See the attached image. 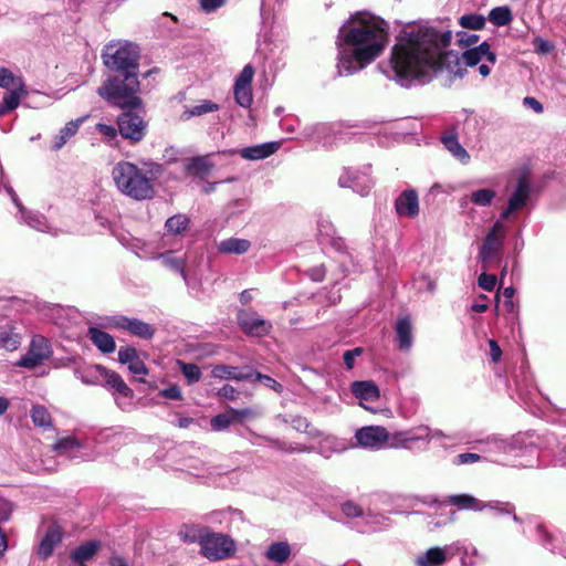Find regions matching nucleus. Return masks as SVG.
Wrapping results in <instances>:
<instances>
[{
	"instance_id": "f257e3e1",
	"label": "nucleus",
	"mask_w": 566,
	"mask_h": 566,
	"mask_svg": "<svg viewBox=\"0 0 566 566\" xmlns=\"http://www.w3.org/2000/svg\"><path fill=\"white\" fill-rule=\"evenodd\" d=\"M451 31H439L429 25H409L397 39L391 51V67L395 81L410 87L426 84L434 73L447 66L458 77H463L465 66L479 64V73L486 77L491 73L490 65L496 63V54L491 51L488 42L468 49L460 56L458 53L443 50L450 44Z\"/></svg>"
},
{
	"instance_id": "f03ea898",
	"label": "nucleus",
	"mask_w": 566,
	"mask_h": 566,
	"mask_svg": "<svg viewBox=\"0 0 566 566\" xmlns=\"http://www.w3.org/2000/svg\"><path fill=\"white\" fill-rule=\"evenodd\" d=\"M388 41L387 23L367 12L352 15L338 30L337 74L348 76L376 60Z\"/></svg>"
},
{
	"instance_id": "7ed1b4c3",
	"label": "nucleus",
	"mask_w": 566,
	"mask_h": 566,
	"mask_svg": "<svg viewBox=\"0 0 566 566\" xmlns=\"http://www.w3.org/2000/svg\"><path fill=\"white\" fill-rule=\"evenodd\" d=\"M159 170V165L151 164L148 170H144L130 161L122 160L113 167L112 178L123 195L143 201L155 196L154 179Z\"/></svg>"
},
{
	"instance_id": "20e7f679",
	"label": "nucleus",
	"mask_w": 566,
	"mask_h": 566,
	"mask_svg": "<svg viewBox=\"0 0 566 566\" xmlns=\"http://www.w3.org/2000/svg\"><path fill=\"white\" fill-rule=\"evenodd\" d=\"M139 90L138 74H115L97 88V94L113 106L133 109L142 105Z\"/></svg>"
},
{
	"instance_id": "39448f33",
	"label": "nucleus",
	"mask_w": 566,
	"mask_h": 566,
	"mask_svg": "<svg viewBox=\"0 0 566 566\" xmlns=\"http://www.w3.org/2000/svg\"><path fill=\"white\" fill-rule=\"evenodd\" d=\"M104 65L116 74H138L139 49L128 41H112L102 53Z\"/></svg>"
},
{
	"instance_id": "423d86ee",
	"label": "nucleus",
	"mask_w": 566,
	"mask_h": 566,
	"mask_svg": "<svg viewBox=\"0 0 566 566\" xmlns=\"http://www.w3.org/2000/svg\"><path fill=\"white\" fill-rule=\"evenodd\" d=\"M199 552L210 562L224 560L235 554L237 544L230 535L209 528Z\"/></svg>"
},
{
	"instance_id": "0eeeda50",
	"label": "nucleus",
	"mask_w": 566,
	"mask_h": 566,
	"mask_svg": "<svg viewBox=\"0 0 566 566\" xmlns=\"http://www.w3.org/2000/svg\"><path fill=\"white\" fill-rule=\"evenodd\" d=\"M447 503L455 506L458 510L481 512L490 509L501 515H513L515 523H521V518L514 514V506L511 503H503L499 501L483 502L470 494H452L447 496Z\"/></svg>"
},
{
	"instance_id": "6e6552de",
	"label": "nucleus",
	"mask_w": 566,
	"mask_h": 566,
	"mask_svg": "<svg viewBox=\"0 0 566 566\" xmlns=\"http://www.w3.org/2000/svg\"><path fill=\"white\" fill-rule=\"evenodd\" d=\"M95 370L102 373L101 385L106 389L112 390L117 406L120 409H126L128 406H130L134 391L126 385L122 376L106 367L96 368Z\"/></svg>"
},
{
	"instance_id": "1a4fd4ad",
	"label": "nucleus",
	"mask_w": 566,
	"mask_h": 566,
	"mask_svg": "<svg viewBox=\"0 0 566 566\" xmlns=\"http://www.w3.org/2000/svg\"><path fill=\"white\" fill-rule=\"evenodd\" d=\"M53 348L50 340L42 335H33L27 353L21 356L17 365L33 369L51 358Z\"/></svg>"
},
{
	"instance_id": "9d476101",
	"label": "nucleus",
	"mask_w": 566,
	"mask_h": 566,
	"mask_svg": "<svg viewBox=\"0 0 566 566\" xmlns=\"http://www.w3.org/2000/svg\"><path fill=\"white\" fill-rule=\"evenodd\" d=\"M505 238V229L502 220H497L490 229L485 239L480 248L479 259L486 268L495 258H497L502 251L503 242Z\"/></svg>"
},
{
	"instance_id": "9b49d317",
	"label": "nucleus",
	"mask_w": 566,
	"mask_h": 566,
	"mask_svg": "<svg viewBox=\"0 0 566 566\" xmlns=\"http://www.w3.org/2000/svg\"><path fill=\"white\" fill-rule=\"evenodd\" d=\"M338 185L342 188H350L360 196H366L373 187L370 166H364L360 169L344 168L338 178Z\"/></svg>"
},
{
	"instance_id": "f8f14e48",
	"label": "nucleus",
	"mask_w": 566,
	"mask_h": 566,
	"mask_svg": "<svg viewBox=\"0 0 566 566\" xmlns=\"http://www.w3.org/2000/svg\"><path fill=\"white\" fill-rule=\"evenodd\" d=\"M428 431L422 427H415L408 430L388 432L386 446L394 449H405L409 451L421 450L419 441H426Z\"/></svg>"
},
{
	"instance_id": "ddd939ff",
	"label": "nucleus",
	"mask_w": 566,
	"mask_h": 566,
	"mask_svg": "<svg viewBox=\"0 0 566 566\" xmlns=\"http://www.w3.org/2000/svg\"><path fill=\"white\" fill-rule=\"evenodd\" d=\"M490 450L496 453L521 457L525 453L536 455V447L532 441H527L524 434H517L509 440H493L489 442Z\"/></svg>"
},
{
	"instance_id": "4468645a",
	"label": "nucleus",
	"mask_w": 566,
	"mask_h": 566,
	"mask_svg": "<svg viewBox=\"0 0 566 566\" xmlns=\"http://www.w3.org/2000/svg\"><path fill=\"white\" fill-rule=\"evenodd\" d=\"M6 191L10 196L12 202L18 208L20 221L24 222L30 228L35 229L40 232L50 233L53 235L57 234V230L49 224L46 218L43 214L33 211H28L23 207L12 187L6 186Z\"/></svg>"
},
{
	"instance_id": "2eb2a0df",
	"label": "nucleus",
	"mask_w": 566,
	"mask_h": 566,
	"mask_svg": "<svg viewBox=\"0 0 566 566\" xmlns=\"http://www.w3.org/2000/svg\"><path fill=\"white\" fill-rule=\"evenodd\" d=\"M531 192L532 185L528 178L526 176L520 177L514 191L509 197L506 208L500 213V220H506L511 214L523 209L530 200Z\"/></svg>"
},
{
	"instance_id": "dca6fc26",
	"label": "nucleus",
	"mask_w": 566,
	"mask_h": 566,
	"mask_svg": "<svg viewBox=\"0 0 566 566\" xmlns=\"http://www.w3.org/2000/svg\"><path fill=\"white\" fill-rule=\"evenodd\" d=\"M254 76V69L252 65L247 64L235 78L233 94L234 99L241 107L248 108L253 102L252 94V80Z\"/></svg>"
},
{
	"instance_id": "f3484780",
	"label": "nucleus",
	"mask_w": 566,
	"mask_h": 566,
	"mask_svg": "<svg viewBox=\"0 0 566 566\" xmlns=\"http://www.w3.org/2000/svg\"><path fill=\"white\" fill-rule=\"evenodd\" d=\"M357 444L363 448L379 450L386 446L388 431L380 426H367L356 431Z\"/></svg>"
},
{
	"instance_id": "a211bd4d",
	"label": "nucleus",
	"mask_w": 566,
	"mask_h": 566,
	"mask_svg": "<svg viewBox=\"0 0 566 566\" xmlns=\"http://www.w3.org/2000/svg\"><path fill=\"white\" fill-rule=\"evenodd\" d=\"M117 126L120 135L133 142H138L144 137L146 127L144 119L132 112L119 115Z\"/></svg>"
},
{
	"instance_id": "6ab92c4d",
	"label": "nucleus",
	"mask_w": 566,
	"mask_h": 566,
	"mask_svg": "<svg viewBox=\"0 0 566 566\" xmlns=\"http://www.w3.org/2000/svg\"><path fill=\"white\" fill-rule=\"evenodd\" d=\"M107 325L127 331L129 334L142 339H150L155 334V328L150 324L127 316L114 317Z\"/></svg>"
},
{
	"instance_id": "aec40b11",
	"label": "nucleus",
	"mask_w": 566,
	"mask_h": 566,
	"mask_svg": "<svg viewBox=\"0 0 566 566\" xmlns=\"http://www.w3.org/2000/svg\"><path fill=\"white\" fill-rule=\"evenodd\" d=\"M395 209L399 217L413 219L419 216V198L415 189H405L395 200Z\"/></svg>"
},
{
	"instance_id": "412c9836",
	"label": "nucleus",
	"mask_w": 566,
	"mask_h": 566,
	"mask_svg": "<svg viewBox=\"0 0 566 566\" xmlns=\"http://www.w3.org/2000/svg\"><path fill=\"white\" fill-rule=\"evenodd\" d=\"M118 361L127 365L128 370L135 376H146L148 368L135 347L123 346L118 350Z\"/></svg>"
},
{
	"instance_id": "4be33fe9",
	"label": "nucleus",
	"mask_w": 566,
	"mask_h": 566,
	"mask_svg": "<svg viewBox=\"0 0 566 566\" xmlns=\"http://www.w3.org/2000/svg\"><path fill=\"white\" fill-rule=\"evenodd\" d=\"M238 322L241 328L250 335L253 336H263L270 333V329L272 327L271 323L260 318L255 314L251 313H240L238 316Z\"/></svg>"
},
{
	"instance_id": "5701e85b",
	"label": "nucleus",
	"mask_w": 566,
	"mask_h": 566,
	"mask_svg": "<svg viewBox=\"0 0 566 566\" xmlns=\"http://www.w3.org/2000/svg\"><path fill=\"white\" fill-rule=\"evenodd\" d=\"M440 142L444 148L461 164L467 165L470 163V154L460 144L455 128H451L444 132L440 137Z\"/></svg>"
},
{
	"instance_id": "b1692460",
	"label": "nucleus",
	"mask_w": 566,
	"mask_h": 566,
	"mask_svg": "<svg viewBox=\"0 0 566 566\" xmlns=\"http://www.w3.org/2000/svg\"><path fill=\"white\" fill-rule=\"evenodd\" d=\"M62 541V531L60 526L52 524L45 531V534L41 538L38 546V555L41 559H48L52 554L54 548Z\"/></svg>"
},
{
	"instance_id": "393cba45",
	"label": "nucleus",
	"mask_w": 566,
	"mask_h": 566,
	"mask_svg": "<svg viewBox=\"0 0 566 566\" xmlns=\"http://www.w3.org/2000/svg\"><path fill=\"white\" fill-rule=\"evenodd\" d=\"M413 327L409 316H399L396 322L395 332L398 348L401 352H409L413 344Z\"/></svg>"
},
{
	"instance_id": "a878e982",
	"label": "nucleus",
	"mask_w": 566,
	"mask_h": 566,
	"mask_svg": "<svg viewBox=\"0 0 566 566\" xmlns=\"http://www.w3.org/2000/svg\"><path fill=\"white\" fill-rule=\"evenodd\" d=\"M281 147L279 142H269L242 148L239 153L243 159L261 160L276 153Z\"/></svg>"
},
{
	"instance_id": "bb28decb",
	"label": "nucleus",
	"mask_w": 566,
	"mask_h": 566,
	"mask_svg": "<svg viewBox=\"0 0 566 566\" xmlns=\"http://www.w3.org/2000/svg\"><path fill=\"white\" fill-rule=\"evenodd\" d=\"M449 547H430L415 558L416 566H442L448 560Z\"/></svg>"
},
{
	"instance_id": "cd10ccee",
	"label": "nucleus",
	"mask_w": 566,
	"mask_h": 566,
	"mask_svg": "<svg viewBox=\"0 0 566 566\" xmlns=\"http://www.w3.org/2000/svg\"><path fill=\"white\" fill-rule=\"evenodd\" d=\"M482 129V119L472 112H467V117L461 128V134L465 139V144L471 145L479 143Z\"/></svg>"
},
{
	"instance_id": "c85d7f7f",
	"label": "nucleus",
	"mask_w": 566,
	"mask_h": 566,
	"mask_svg": "<svg viewBox=\"0 0 566 566\" xmlns=\"http://www.w3.org/2000/svg\"><path fill=\"white\" fill-rule=\"evenodd\" d=\"M87 337L103 354H111L116 349L114 337L97 327L91 326Z\"/></svg>"
},
{
	"instance_id": "c756f323",
	"label": "nucleus",
	"mask_w": 566,
	"mask_h": 566,
	"mask_svg": "<svg viewBox=\"0 0 566 566\" xmlns=\"http://www.w3.org/2000/svg\"><path fill=\"white\" fill-rule=\"evenodd\" d=\"M292 555L291 545L286 541L271 543L264 552V557L274 564H285Z\"/></svg>"
},
{
	"instance_id": "7c9ffc66",
	"label": "nucleus",
	"mask_w": 566,
	"mask_h": 566,
	"mask_svg": "<svg viewBox=\"0 0 566 566\" xmlns=\"http://www.w3.org/2000/svg\"><path fill=\"white\" fill-rule=\"evenodd\" d=\"M209 528L200 524H184L178 532V536L184 543H197L200 547Z\"/></svg>"
},
{
	"instance_id": "2f4dec72",
	"label": "nucleus",
	"mask_w": 566,
	"mask_h": 566,
	"mask_svg": "<svg viewBox=\"0 0 566 566\" xmlns=\"http://www.w3.org/2000/svg\"><path fill=\"white\" fill-rule=\"evenodd\" d=\"M81 449L82 444L73 437L62 438L54 444V450L61 455H66L70 459H88L81 452Z\"/></svg>"
},
{
	"instance_id": "473e14b6",
	"label": "nucleus",
	"mask_w": 566,
	"mask_h": 566,
	"mask_svg": "<svg viewBox=\"0 0 566 566\" xmlns=\"http://www.w3.org/2000/svg\"><path fill=\"white\" fill-rule=\"evenodd\" d=\"M213 163L208 156H197L187 160L186 171L195 177L205 179L213 168Z\"/></svg>"
},
{
	"instance_id": "72a5a7b5",
	"label": "nucleus",
	"mask_w": 566,
	"mask_h": 566,
	"mask_svg": "<svg viewBox=\"0 0 566 566\" xmlns=\"http://www.w3.org/2000/svg\"><path fill=\"white\" fill-rule=\"evenodd\" d=\"M350 388L353 395L360 400L376 401L380 396L378 387L373 381H354Z\"/></svg>"
},
{
	"instance_id": "f704fd0d",
	"label": "nucleus",
	"mask_w": 566,
	"mask_h": 566,
	"mask_svg": "<svg viewBox=\"0 0 566 566\" xmlns=\"http://www.w3.org/2000/svg\"><path fill=\"white\" fill-rule=\"evenodd\" d=\"M211 374L214 378L226 379V380L241 381V380L252 379L251 373H244V371L240 370L238 367L222 365V364L216 365L212 368Z\"/></svg>"
},
{
	"instance_id": "c9c22d12",
	"label": "nucleus",
	"mask_w": 566,
	"mask_h": 566,
	"mask_svg": "<svg viewBox=\"0 0 566 566\" xmlns=\"http://www.w3.org/2000/svg\"><path fill=\"white\" fill-rule=\"evenodd\" d=\"M251 243L247 239L229 238L218 243V251L223 254H243L249 251Z\"/></svg>"
},
{
	"instance_id": "e433bc0d",
	"label": "nucleus",
	"mask_w": 566,
	"mask_h": 566,
	"mask_svg": "<svg viewBox=\"0 0 566 566\" xmlns=\"http://www.w3.org/2000/svg\"><path fill=\"white\" fill-rule=\"evenodd\" d=\"M136 254L139 258H157V255L148 254V253H146L144 251H142V252L137 251ZM158 258H160L163 260V263H164L165 266H167L170 270L179 273L182 276V279L185 280V282H187V274H186V271H185V263H184V260L181 258L174 256L171 252L158 254Z\"/></svg>"
},
{
	"instance_id": "4c0bfd02",
	"label": "nucleus",
	"mask_w": 566,
	"mask_h": 566,
	"mask_svg": "<svg viewBox=\"0 0 566 566\" xmlns=\"http://www.w3.org/2000/svg\"><path fill=\"white\" fill-rule=\"evenodd\" d=\"M83 120L84 118L71 120L63 128H61L53 140L52 149H61L67 143V140L77 133Z\"/></svg>"
},
{
	"instance_id": "58836bf2",
	"label": "nucleus",
	"mask_w": 566,
	"mask_h": 566,
	"mask_svg": "<svg viewBox=\"0 0 566 566\" xmlns=\"http://www.w3.org/2000/svg\"><path fill=\"white\" fill-rule=\"evenodd\" d=\"M99 548L101 543L98 541H88L75 548L71 554V558L72 560L82 564L91 559Z\"/></svg>"
},
{
	"instance_id": "ea45409f",
	"label": "nucleus",
	"mask_w": 566,
	"mask_h": 566,
	"mask_svg": "<svg viewBox=\"0 0 566 566\" xmlns=\"http://www.w3.org/2000/svg\"><path fill=\"white\" fill-rule=\"evenodd\" d=\"M30 417L35 427L51 429L53 427L52 417L46 407L33 405L30 410Z\"/></svg>"
},
{
	"instance_id": "a19ab883",
	"label": "nucleus",
	"mask_w": 566,
	"mask_h": 566,
	"mask_svg": "<svg viewBox=\"0 0 566 566\" xmlns=\"http://www.w3.org/2000/svg\"><path fill=\"white\" fill-rule=\"evenodd\" d=\"M217 111H219V105L218 104L213 103L210 99H202V101L199 102L198 105H195L192 107H187L184 111V113L181 115V118L184 120H188L191 117L202 116L205 114L217 112Z\"/></svg>"
},
{
	"instance_id": "79ce46f5",
	"label": "nucleus",
	"mask_w": 566,
	"mask_h": 566,
	"mask_svg": "<svg viewBox=\"0 0 566 566\" xmlns=\"http://www.w3.org/2000/svg\"><path fill=\"white\" fill-rule=\"evenodd\" d=\"M96 368H105L102 365H92L85 368L84 370L75 369V376L78 378L83 384L96 386L101 385L102 379V373L95 370Z\"/></svg>"
},
{
	"instance_id": "37998d69",
	"label": "nucleus",
	"mask_w": 566,
	"mask_h": 566,
	"mask_svg": "<svg viewBox=\"0 0 566 566\" xmlns=\"http://www.w3.org/2000/svg\"><path fill=\"white\" fill-rule=\"evenodd\" d=\"M127 434L122 430L105 429L96 436L97 443H111L113 447L120 446L126 442Z\"/></svg>"
},
{
	"instance_id": "c03bdc74",
	"label": "nucleus",
	"mask_w": 566,
	"mask_h": 566,
	"mask_svg": "<svg viewBox=\"0 0 566 566\" xmlns=\"http://www.w3.org/2000/svg\"><path fill=\"white\" fill-rule=\"evenodd\" d=\"M23 93V84L20 83L18 87H14L3 96V105L0 106L1 116L15 109L19 106L21 94Z\"/></svg>"
},
{
	"instance_id": "a18cd8bd",
	"label": "nucleus",
	"mask_w": 566,
	"mask_h": 566,
	"mask_svg": "<svg viewBox=\"0 0 566 566\" xmlns=\"http://www.w3.org/2000/svg\"><path fill=\"white\" fill-rule=\"evenodd\" d=\"M21 344V336L13 327H8L0 332V348L6 350H15Z\"/></svg>"
},
{
	"instance_id": "49530a36",
	"label": "nucleus",
	"mask_w": 566,
	"mask_h": 566,
	"mask_svg": "<svg viewBox=\"0 0 566 566\" xmlns=\"http://www.w3.org/2000/svg\"><path fill=\"white\" fill-rule=\"evenodd\" d=\"M189 222L190 220L186 214L178 213L167 219L165 228L168 233L181 234L188 229Z\"/></svg>"
},
{
	"instance_id": "de8ad7c7",
	"label": "nucleus",
	"mask_w": 566,
	"mask_h": 566,
	"mask_svg": "<svg viewBox=\"0 0 566 566\" xmlns=\"http://www.w3.org/2000/svg\"><path fill=\"white\" fill-rule=\"evenodd\" d=\"M523 374V380L521 381L518 378V375H514V385L517 395L522 399H526L533 395V392L536 390L535 385L533 384V379L530 375L522 371Z\"/></svg>"
},
{
	"instance_id": "09e8293b",
	"label": "nucleus",
	"mask_w": 566,
	"mask_h": 566,
	"mask_svg": "<svg viewBox=\"0 0 566 566\" xmlns=\"http://www.w3.org/2000/svg\"><path fill=\"white\" fill-rule=\"evenodd\" d=\"M489 20L496 27H504L511 23L512 12L509 7H496L490 11Z\"/></svg>"
},
{
	"instance_id": "8fccbe9b",
	"label": "nucleus",
	"mask_w": 566,
	"mask_h": 566,
	"mask_svg": "<svg viewBox=\"0 0 566 566\" xmlns=\"http://www.w3.org/2000/svg\"><path fill=\"white\" fill-rule=\"evenodd\" d=\"M496 197V192L490 188H481L472 191L470 200L472 203L479 207L490 206Z\"/></svg>"
},
{
	"instance_id": "3c124183",
	"label": "nucleus",
	"mask_w": 566,
	"mask_h": 566,
	"mask_svg": "<svg viewBox=\"0 0 566 566\" xmlns=\"http://www.w3.org/2000/svg\"><path fill=\"white\" fill-rule=\"evenodd\" d=\"M235 422L233 418V413L230 408L224 412L218 413L212 417L210 420V426L213 431H223L229 428L231 423Z\"/></svg>"
},
{
	"instance_id": "603ef678",
	"label": "nucleus",
	"mask_w": 566,
	"mask_h": 566,
	"mask_svg": "<svg viewBox=\"0 0 566 566\" xmlns=\"http://www.w3.org/2000/svg\"><path fill=\"white\" fill-rule=\"evenodd\" d=\"M364 521L367 525L366 531L375 532L380 531L390 524V520L381 514L368 513L364 515Z\"/></svg>"
},
{
	"instance_id": "864d4df0",
	"label": "nucleus",
	"mask_w": 566,
	"mask_h": 566,
	"mask_svg": "<svg viewBox=\"0 0 566 566\" xmlns=\"http://www.w3.org/2000/svg\"><path fill=\"white\" fill-rule=\"evenodd\" d=\"M235 514H240V512L233 509L213 511L209 515H207L206 521L212 524H226L227 526H229L231 517Z\"/></svg>"
},
{
	"instance_id": "5fc2aeb1",
	"label": "nucleus",
	"mask_w": 566,
	"mask_h": 566,
	"mask_svg": "<svg viewBox=\"0 0 566 566\" xmlns=\"http://www.w3.org/2000/svg\"><path fill=\"white\" fill-rule=\"evenodd\" d=\"M459 23L464 29L481 30L485 25V18L479 13L463 14L459 19Z\"/></svg>"
},
{
	"instance_id": "6e6d98bb",
	"label": "nucleus",
	"mask_w": 566,
	"mask_h": 566,
	"mask_svg": "<svg viewBox=\"0 0 566 566\" xmlns=\"http://www.w3.org/2000/svg\"><path fill=\"white\" fill-rule=\"evenodd\" d=\"M180 369L188 384H195L201 378V370L196 364L179 361Z\"/></svg>"
},
{
	"instance_id": "4d7b16f0",
	"label": "nucleus",
	"mask_w": 566,
	"mask_h": 566,
	"mask_svg": "<svg viewBox=\"0 0 566 566\" xmlns=\"http://www.w3.org/2000/svg\"><path fill=\"white\" fill-rule=\"evenodd\" d=\"M496 281L497 279L494 274L483 272L478 279V284L482 290L492 292L495 289Z\"/></svg>"
},
{
	"instance_id": "13d9d810",
	"label": "nucleus",
	"mask_w": 566,
	"mask_h": 566,
	"mask_svg": "<svg viewBox=\"0 0 566 566\" xmlns=\"http://www.w3.org/2000/svg\"><path fill=\"white\" fill-rule=\"evenodd\" d=\"M340 510L348 517L364 516L361 507L353 501L343 503Z\"/></svg>"
},
{
	"instance_id": "bf43d9fd",
	"label": "nucleus",
	"mask_w": 566,
	"mask_h": 566,
	"mask_svg": "<svg viewBox=\"0 0 566 566\" xmlns=\"http://www.w3.org/2000/svg\"><path fill=\"white\" fill-rule=\"evenodd\" d=\"M159 395L166 399L171 400H180L182 399V394L177 385H171L163 390L159 391Z\"/></svg>"
},
{
	"instance_id": "052dcab7",
	"label": "nucleus",
	"mask_w": 566,
	"mask_h": 566,
	"mask_svg": "<svg viewBox=\"0 0 566 566\" xmlns=\"http://www.w3.org/2000/svg\"><path fill=\"white\" fill-rule=\"evenodd\" d=\"M533 44H534L535 51L537 53H542V54H547L554 49V45L552 42H549L541 36L535 38L533 41Z\"/></svg>"
},
{
	"instance_id": "680f3d73",
	"label": "nucleus",
	"mask_w": 566,
	"mask_h": 566,
	"mask_svg": "<svg viewBox=\"0 0 566 566\" xmlns=\"http://www.w3.org/2000/svg\"><path fill=\"white\" fill-rule=\"evenodd\" d=\"M363 354L361 347H356L350 350H346L343 355L344 364L348 369H352L355 365L356 357L360 356Z\"/></svg>"
},
{
	"instance_id": "e2e57ef3",
	"label": "nucleus",
	"mask_w": 566,
	"mask_h": 566,
	"mask_svg": "<svg viewBox=\"0 0 566 566\" xmlns=\"http://www.w3.org/2000/svg\"><path fill=\"white\" fill-rule=\"evenodd\" d=\"M13 511L11 502L0 496V522H7L10 520Z\"/></svg>"
},
{
	"instance_id": "0e129e2a",
	"label": "nucleus",
	"mask_w": 566,
	"mask_h": 566,
	"mask_svg": "<svg viewBox=\"0 0 566 566\" xmlns=\"http://www.w3.org/2000/svg\"><path fill=\"white\" fill-rule=\"evenodd\" d=\"M407 500L409 501L410 506H416L418 503H422L424 505L432 506V505H436L439 503L438 499L433 495H427L423 497L413 496V497H408Z\"/></svg>"
},
{
	"instance_id": "69168bd1",
	"label": "nucleus",
	"mask_w": 566,
	"mask_h": 566,
	"mask_svg": "<svg viewBox=\"0 0 566 566\" xmlns=\"http://www.w3.org/2000/svg\"><path fill=\"white\" fill-rule=\"evenodd\" d=\"M481 457L478 453H460L457 455L454 463L455 464H470L479 462Z\"/></svg>"
},
{
	"instance_id": "338daca9",
	"label": "nucleus",
	"mask_w": 566,
	"mask_h": 566,
	"mask_svg": "<svg viewBox=\"0 0 566 566\" xmlns=\"http://www.w3.org/2000/svg\"><path fill=\"white\" fill-rule=\"evenodd\" d=\"M226 0H200L202 11L210 13L224 4Z\"/></svg>"
},
{
	"instance_id": "774afa93",
	"label": "nucleus",
	"mask_w": 566,
	"mask_h": 566,
	"mask_svg": "<svg viewBox=\"0 0 566 566\" xmlns=\"http://www.w3.org/2000/svg\"><path fill=\"white\" fill-rule=\"evenodd\" d=\"M457 35L459 38L458 39L459 43L463 46L473 45L479 41L478 34H470L467 32H458Z\"/></svg>"
}]
</instances>
